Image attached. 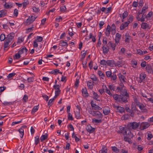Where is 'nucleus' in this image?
<instances>
[{"mask_svg":"<svg viewBox=\"0 0 153 153\" xmlns=\"http://www.w3.org/2000/svg\"><path fill=\"white\" fill-rule=\"evenodd\" d=\"M120 102L122 101L125 103L128 102L127 100L129 98V95L126 89H124L123 91L121 92V94L120 95Z\"/></svg>","mask_w":153,"mask_h":153,"instance_id":"1","label":"nucleus"},{"mask_svg":"<svg viewBox=\"0 0 153 153\" xmlns=\"http://www.w3.org/2000/svg\"><path fill=\"white\" fill-rule=\"evenodd\" d=\"M139 125V123L136 122H133L128 123L127 125V128L129 130H135L138 127Z\"/></svg>","mask_w":153,"mask_h":153,"instance_id":"2","label":"nucleus"},{"mask_svg":"<svg viewBox=\"0 0 153 153\" xmlns=\"http://www.w3.org/2000/svg\"><path fill=\"white\" fill-rule=\"evenodd\" d=\"M133 137V134L131 132H128L127 136L126 137H125L123 139V140L125 141L128 142L129 143H132L131 140L130 138Z\"/></svg>","mask_w":153,"mask_h":153,"instance_id":"3","label":"nucleus"},{"mask_svg":"<svg viewBox=\"0 0 153 153\" xmlns=\"http://www.w3.org/2000/svg\"><path fill=\"white\" fill-rule=\"evenodd\" d=\"M150 126V124L148 122H142L140 124V128L141 130H143L148 128Z\"/></svg>","mask_w":153,"mask_h":153,"instance_id":"4","label":"nucleus"},{"mask_svg":"<svg viewBox=\"0 0 153 153\" xmlns=\"http://www.w3.org/2000/svg\"><path fill=\"white\" fill-rule=\"evenodd\" d=\"M93 116L97 117L98 118H102V114L99 111H93L92 114Z\"/></svg>","mask_w":153,"mask_h":153,"instance_id":"5","label":"nucleus"},{"mask_svg":"<svg viewBox=\"0 0 153 153\" xmlns=\"http://www.w3.org/2000/svg\"><path fill=\"white\" fill-rule=\"evenodd\" d=\"M33 16H30L26 20V22L27 24H30L32 23L35 21L37 17H34L33 18Z\"/></svg>","mask_w":153,"mask_h":153,"instance_id":"6","label":"nucleus"},{"mask_svg":"<svg viewBox=\"0 0 153 153\" xmlns=\"http://www.w3.org/2000/svg\"><path fill=\"white\" fill-rule=\"evenodd\" d=\"M146 77V75L144 73H141L140 74L139 76L140 80L139 82L141 83L142 82H144L145 80V78Z\"/></svg>","mask_w":153,"mask_h":153,"instance_id":"7","label":"nucleus"},{"mask_svg":"<svg viewBox=\"0 0 153 153\" xmlns=\"http://www.w3.org/2000/svg\"><path fill=\"white\" fill-rule=\"evenodd\" d=\"M131 113L130 114V115L131 117H133L134 116V114L136 111H138V110H137L136 106L133 105H131Z\"/></svg>","mask_w":153,"mask_h":153,"instance_id":"8","label":"nucleus"},{"mask_svg":"<svg viewBox=\"0 0 153 153\" xmlns=\"http://www.w3.org/2000/svg\"><path fill=\"white\" fill-rule=\"evenodd\" d=\"M145 68L146 71L148 73H151L153 72V70L152 68V66L149 64L146 65Z\"/></svg>","mask_w":153,"mask_h":153,"instance_id":"9","label":"nucleus"},{"mask_svg":"<svg viewBox=\"0 0 153 153\" xmlns=\"http://www.w3.org/2000/svg\"><path fill=\"white\" fill-rule=\"evenodd\" d=\"M14 36L15 34L14 33H10L7 36L6 38V39L7 40H9L10 41V42H11V40Z\"/></svg>","mask_w":153,"mask_h":153,"instance_id":"10","label":"nucleus"},{"mask_svg":"<svg viewBox=\"0 0 153 153\" xmlns=\"http://www.w3.org/2000/svg\"><path fill=\"white\" fill-rule=\"evenodd\" d=\"M27 128V126H22L21 128H20V136L21 137H23L24 135V129H25Z\"/></svg>","mask_w":153,"mask_h":153,"instance_id":"11","label":"nucleus"},{"mask_svg":"<svg viewBox=\"0 0 153 153\" xmlns=\"http://www.w3.org/2000/svg\"><path fill=\"white\" fill-rule=\"evenodd\" d=\"M86 129L88 132L90 133H93L95 130V128L92 127L90 125H88L87 126Z\"/></svg>","mask_w":153,"mask_h":153,"instance_id":"12","label":"nucleus"},{"mask_svg":"<svg viewBox=\"0 0 153 153\" xmlns=\"http://www.w3.org/2000/svg\"><path fill=\"white\" fill-rule=\"evenodd\" d=\"M103 53H107L109 51V47L107 45H103L102 47Z\"/></svg>","mask_w":153,"mask_h":153,"instance_id":"13","label":"nucleus"},{"mask_svg":"<svg viewBox=\"0 0 153 153\" xmlns=\"http://www.w3.org/2000/svg\"><path fill=\"white\" fill-rule=\"evenodd\" d=\"M137 106L138 107L140 108L142 110L143 112H146L147 111L146 109V108L145 106L142 104L140 103H138L137 104Z\"/></svg>","mask_w":153,"mask_h":153,"instance_id":"14","label":"nucleus"},{"mask_svg":"<svg viewBox=\"0 0 153 153\" xmlns=\"http://www.w3.org/2000/svg\"><path fill=\"white\" fill-rule=\"evenodd\" d=\"M107 64L110 66L113 67L114 66V60H107Z\"/></svg>","mask_w":153,"mask_h":153,"instance_id":"15","label":"nucleus"},{"mask_svg":"<svg viewBox=\"0 0 153 153\" xmlns=\"http://www.w3.org/2000/svg\"><path fill=\"white\" fill-rule=\"evenodd\" d=\"M27 51V50L25 46H23L21 48L20 50V54H22L24 53H26ZM21 56L20 55V58Z\"/></svg>","mask_w":153,"mask_h":153,"instance_id":"16","label":"nucleus"},{"mask_svg":"<svg viewBox=\"0 0 153 153\" xmlns=\"http://www.w3.org/2000/svg\"><path fill=\"white\" fill-rule=\"evenodd\" d=\"M116 107L117 108V111L118 112L122 113L125 111V109L123 107L117 106H116Z\"/></svg>","mask_w":153,"mask_h":153,"instance_id":"17","label":"nucleus"},{"mask_svg":"<svg viewBox=\"0 0 153 153\" xmlns=\"http://www.w3.org/2000/svg\"><path fill=\"white\" fill-rule=\"evenodd\" d=\"M82 91L83 96L85 97H87L88 96L86 88L85 87L83 88L82 90Z\"/></svg>","mask_w":153,"mask_h":153,"instance_id":"18","label":"nucleus"},{"mask_svg":"<svg viewBox=\"0 0 153 153\" xmlns=\"http://www.w3.org/2000/svg\"><path fill=\"white\" fill-rule=\"evenodd\" d=\"M130 24V22L128 21H127L126 22H125V24H126V26H124V25H123V23L122 25H121L120 27V29L121 30H123L124 29V28L128 26L129 24Z\"/></svg>","mask_w":153,"mask_h":153,"instance_id":"19","label":"nucleus"},{"mask_svg":"<svg viewBox=\"0 0 153 153\" xmlns=\"http://www.w3.org/2000/svg\"><path fill=\"white\" fill-rule=\"evenodd\" d=\"M108 46L111 47L113 51H114L115 49V47L116 45L115 44H113L111 42L109 41L108 43Z\"/></svg>","mask_w":153,"mask_h":153,"instance_id":"20","label":"nucleus"},{"mask_svg":"<svg viewBox=\"0 0 153 153\" xmlns=\"http://www.w3.org/2000/svg\"><path fill=\"white\" fill-rule=\"evenodd\" d=\"M111 27L110 26L108 25L107 27L106 32V35L108 36H109L110 33L111 32Z\"/></svg>","mask_w":153,"mask_h":153,"instance_id":"21","label":"nucleus"},{"mask_svg":"<svg viewBox=\"0 0 153 153\" xmlns=\"http://www.w3.org/2000/svg\"><path fill=\"white\" fill-rule=\"evenodd\" d=\"M149 25L146 23L142 22L141 24V27L143 29H145L146 28H149Z\"/></svg>","mask_w":153,"mask_h":153,"instance_id":"22","label":"nucleus"},{"mask_svg":"<svg viewBox=\"0 0 153 153\" xmlns=\"http://www.w3.org/2000/svg\"><path fill=\"white\" fill-rule=\"evenodd\" d=\"M112 96L114 100L118 101L120 102V95L117 94H113Z\"/></svg>","mask_w":153,"mask_h":153,"instance_id":"23","label":"nucleus"},{"mask_svg":"<svg viewBox=\"0 0 153 153\" xmlns=\"http://www.w3.org/2000/svg\"><path fill=\"white\" fill-rule=\"evenodd\" d=\"M93 83L94 82H92L91 80L89 81L88 82L87 86L88 88L91 89L93 88Z\"/></svg>","mask_w":153,"mask_h":153,"instance_id":"24","label":"nucleus"},{"mask_svg":"<svg viewBox=\"0 0 153 153\" xmlns=\"http://www.w3.org/2000/svg\"><path fill=\"white\" fill-rule=\"evenodd\" d=\"M48 136V135L47 134H43L40 138V140L41 142L47 139Z\"/></svg>","mask_w":153,"mask_h":153,"instance_id":"25","label":"nucleus"},{"mask_svg":"<svg viewBox=\"0 0 153 153\" xmlns=\"http://www.w3.org/2000/svg\"><path fill=\"white\" fill-rule=\"evenodd\" d=\"M118 77L120 79V80L121 81L122 80L123 82H125L126 81H125V79H126L125 77L122 75L121 74H118Z\"/></svg>","mask_w":153,"mask_h":153,"instance_id":"26","label":"nucleus"},{"mask_svg":"<svg viewBox=\"0 0 153 153\" xmlns=\"http://www.w3.org/2000/svg\"><path fill=\"white\" fill-rule=\"evenodd\" d=\"M0 18L3 17L6 14V11L5 10H2L0 11Z\"/></svg>","mask_w":153,"mask_h":153,"instance_id":"27","label":"nucleus"},{"mask_svg":"<svg viewBox=\"0 0 153 153\" xmlns=\"http://www.w3.org/2000/svg\"><path fill=\"white\" fill-rule=\"evenodd\" d=\"M102 122V121L101 119L98 120L94 119H92V123H95L96 124H97L98 123H100Z\"/></svg>","mask_w":153,"mask_h":153,"instance_id":"28","label":"nucleus"},{"mask_svg":"<svg viewBox=\"0 0 153 153\" xmlns=\"http://www.w3.org/2000/svg\"><path fill=\"white\" fill-rule=\"evenodd\" d=\"M59 45L60 46H64L68 45V43L63 40H61L60 42Z\"/></svg>","mask_w":153,"mask_h":153,"instance_id":"29","label":"nucleus"},{"mask_svg":"<svg viewBox=\"0 0 153 153\" xmlns=\"http://www.w3.org/2000/svg\"><path fill=\"white\" fill-rule=\"evenodd\" d=\"M10 42H10L8 40H7L6 39L5 42L4 44V48H7L9 46V43Z\"/></svg>","mask_w":153,"mask_h":153,"instance_id":"30","label":"nucleus"},{"mask_svg":"<svg viewBox=\"0 0 153 153\" xmlns=\"http://www.w3.org/2000/svg\"><path fill=\"white\" fill-rule=\"evenodd\" d=\"M92 93L94 96L93 97L94 99L98 101V100H97V98L99 97V96L94 91H92Z\"/></svg>","mask_w":153,"mask_h":153,"instance_id":"31","label":"nucleus"},{"mask_svg":"<svg viewBox=\"0 0 153 153\" xmlns=\"http://www.w3.org/2000/svg\"><path fill=\"white\" fill-rule=\"evenodd\" d=\"M35 144L36 146L39 142V138L38 136H36L35 137Z\"/></svg>","mask_w":153,"mask_h":153,"instance_id":"32","label":"nucleus"},{"mask_svg":"<svg viewBox=\"0 0 153 153\" xmlns=\"http://www.w3.org/2000/svg\"><path fill=\"white\" fill-rule=\"evenodd\" d=\"M111 149L114 152L116 153H118L119 151V149L115 146L112 147Z\"/></svg>","mask_w":153,"mask_h":153,"instance_id":"33","label":"nucleus"},{"mask_svg":"<svg viewBox=\"0 0 153 153\" xmlns=\"http://www.w3.org/2000/svg\"><path fill=\"white\" fill-rule=\"evenodd\" d=\"M153 137V135L151 132H149L148 133L147 139L148 140H150Z\"/></svg>","mask_w":153,"mask_h":153,"instance_id":"34","label":"nucleus"},{"mask_svg":"<svg viewBox=\"0 0 153 153\" xmlns=\"http://www.w3.org/2000/svg\"><path fill=\"white\" fill-rule=\"evenodd\" d=\"M19 59V51L13 57V59L16 60Z\"/></svg>","mask_w":153,"mask_h":153,"instance_id":"35","label":"nucleus"},{"mask_svg":"<svg viewBox=\"0 0 153 153\" xmlns=\"http://www.w3.org/2000/svg\"><path fill=\"white\" fill-rule=\"evenodd\" d=\"M128 14V13L127 11H125L123 14V15L122 16V18L123 19H124L126 17Z\"/></svg>","mask_w":153,"mask_h":153,"instance_id":"36","label":"nucleus"},{"mask_svg":"<svg viewBox=\"0 0 153 153\" xmlns=\"http://www.w3.org/2000/svg\"><path fill=\"white\" fill-rule=\"evenodd\" d=\"M38 106H34L32 111V113H35L38 110Z\"/></svg>","mask_w":153,"mask_h":153,"instance_id":"37","label":"nucleus"},{"mask_svg":"<svg viewBox=\"0 0 153 153\" xmlns=\"http://www.w3.org/2000/svg\"><path fill=\"white\" fill-rule=\"evenodd\" d=\"M6 38L5 37V35L4 34H1L0 36V39L1 41H4Z\"/></svg>","mask_w":153,"mask_h":153,"instance_id":"38","label":"nucleus"},{"mask_svg":"<svg viewBox=\"0 0 153 153\" xmlns=\"http://www.w3.org/2000/svg\"><path fill=\"white\" fill-rule=\"evenodd\" d=\"M43 38L42 37L40 36H37L36 39L35 40L36 42H41L42 41Z\"/></svg>","mask_w":153,"mask_h":153,"instance_id":"39","label":"nucleus"},{"mask_svg":"<svg viewBox=\"0 0 153 153\" xmlns=\"http://www.w3.org/2000/svg\"><path fill=\"white\" fill-rule=\"evenodd\" d=\"M19 124V121L16 122H13L11 124V125L12 126H14L15 127H17V125Z\"/></svg>","mask_w":153,"mask_h":153,"instance_id":"40","label":"nucleus"},{"mask_svg":"<svg viewBox=\"0 0 153 153\" xmlns=\"http://www.w3.org/2000/svg\"><path fill=\"white\" fill-rule=\"evenodd\" d=\"M68 120H73V118L72 117L71 114L69 113H68Z\"/></svg>","mask_w":153,"mask_h":153,"instance_id":"41","label":"nucleus"},{"mask_svg":"<svg viewBox=\"0 0 153 153\" xmlns=\"http://www.w3.org/2000/svg\"><path fill=\"white\" fill-rule=\"evenodd\" d=\"M128 131V132H130V130L128 129V128H126V129H125L124 130V131L123 133V135H126L127 136L128 134L127 133V132Z\"/></svg>","mask_w":153,"mask_h":153,"instance_id":"42","label":"nucleus"},{"mask_svg":"<svg viewBox=\"0 0 153 153\" xmlns=\"http://www.w3.org/2000/svg\"><path fill=\"white\" fill-rule=\"evenodd\" d=\"M66 8L65 6L64 5H62L60 7V10L62 12H64Z\"/></svg>","mask_w":153,"mask_h":153,"instance_id":"43","label":"nucleus"},{"mask_svg":"<svg viewBox=\"0 0 153 153\" xmlns=\"http://www.w3.org/2000/svg\"><path fill=\"white\" fill-rule=\"evenodd\" d=\"M59 70L57 69H56L52 71L51 72L52 74H57L58 73H59Z\"/></svg>","mask_w":153,"mask_h":153,"instance_id":"44","label":"nucleus"},{"mask_svg":"<svg viewBox=\"0 0 153 153\" xmlns=\"http://www.w3.org/2000/svg\"><path fill=\"white\" fill-rule=\"evenodd\" d=\"M122 62L120 61H117L116 63H115L114 66H118L119 67H121V64Z\"/></svg>","mask_w":153,"mask_h":153,"instance_id":"45","label":"nucleus"},{"mask_svg":"<svg viewBox=\"0 0 153 153\" xmlns=\"http://www.w3.org/2000/svg\"><path fill=\"white\" fill-rule=\"evenodd\" d=\"M100 63L101 65H105L107 64V61H106L105 60L103 59L100 61Z\"/></svg>","mask_w":153,"mask_h":153,"instance_id":"46","label":"nucleus"},{"mask_svg":"<svg viewBox=\"0 0 153 153\" xmlns=\"http://www.w3.org/2000/svg\"><path fill=\"white\" fill-rule=\"evenodd\" d=\"M91 79L93 81H96L97 80V79L95 75L94 74H92L91 76Z\"/></svg>","mask_w":153,"mask_h":153,"instance_id":"47","label":"nucleus"},{"mask_svg":"<svg viewBox=\"0 0 153 153\" xmlns=\"http://www.w3.org/2000/svg\"><path fill=\"white\" fill-rule=\"evenodd\" d=\"M132 65H134L135 66H133V67L134 68H136V65L137 64V61L135 60H134L133 61H132Z\"/></svg>","mask_w":153,"mask_h":153,"instance_id":"48","label":"nucleus"},{"mask_svg":"<svg viewBox=\"0 0 153 153\" xmlns=\"http://www.w3.org/2000/svg\"><path fill=\"white\" fill-rule=\"evenodd\" d=\"M34 76H32V77H29L27 79V80L28 82H33L34 80Z\"/></svg>","mask_w":153,"mask_h":153,"instance_id":"49","label":"nucleus"},{"mask_svg":"<svg viewBox=\"0 0 153 153\" xmlns=\"http://www.w3.org/2000/svg\"><path fill=\"white\" fill-rule=\"evenodd\" d=\"M15 74H16L15 73H10L7 76V77L8 78H12L14 76H15Z\"/></svg>","mask_w":153,"mask_h":153,"instance_id":"50","label":"nucleus"},{"mask_svg":"<svg viewBox=\"0 0 153 153\" xmlns=\"http://www.w3.org/2000/svg\"><path fill=\"white\" fill-rule=\"evenodd\" d=\"M98 74L100 76H101V77L102 78H103V77H105V75L103 74L100 71H98Z\"/></svg>","mask_w":153,"mask_h":153,"instance_id":"51","label":"nucleus"},{"mask_svg":"<svg viewBox=\"0 0 153 153\" xmlns=\"http://www.w3.org/2000/svg\"><path fill=\"white\" fill-rule=\"evenodd\" d=\"M110 111L106 109H105L103 110V113L105 115H107L109 113Z\"/></svg>","mask_w":153,"mask_h":153,"instance_id":"52","label":"nucleus"},{"mask_svg":"<svg viewBox=\"0 0 153 153\" xmlns=\"http://www.w3.org/2000/svg\"><path fill=\"white\" fill-rule=\"evenodd\" d=\"M153 13L152 11L149 12L148 14H147L146 16L145 15H144L145 16V18H150V17L152 15Z\"/></svg>","mask_w":153,"mask_h":153,"instance_id":"53","label":"nucleus"},{"mask_svg":"<svg viewBox=\"0 0 153 153\" xmlns=\"http://www.w3.org/2000/svg\"><path fill=\"white\" fill-rule=\"evenodd\" d=\"M112 73L110 71H107L106 72V74L107 77H111L112 75Z\"/></svg>","mask_w":153,"mask_h":153,"instance_id":"54","label":"nucleus"},{"mask_svg":"<svg viewBox=\"0 0 153 153\" xmlns=\"http://www.w3.org/2000/svg\"><path fill=\"white\" fill-rule=\"evenodd\" d=\"M54 99H51L49 100L48 102V105H49V107L52 105V102L53 101Z\"/></svg>","mask_w":153,"mask_h":153,"instance_id":"55","label":"nucleus"},{"mask_svg":"<svg viewBox=\"0 0 153 153\" xmlns=\"http://www.w3.org/2000/svg\"><path fill=\"white\" fill-rule=\"evenodd\" d=\"M54 88L56 90H60V86L59 85H54L53 86Z\"/></svg>","mask_w":153,"mask_h":153,"instance_id":"56","label":"nucleus"},{"mask_svg":"<svg viewBox=\"0 0 153 153\" xmlns=\"http://www.w3.org/2000/svg\"><path fill=\"white\" fill-rule=\"evenodd\" d=\"M74 133L73 132L72 134V138H74L75 139V141L76 142H77L79 140V139L76 136H75L74 137Z\"/></svg>","mask_w":153,"mask_h":153,"instance_id":"57","label":"nucleus"},{"mask_svg":"<svg viewBox=\"0 0 153 153\" xmlns=\"http://www.w3.org/2000/svg\"><path fill=\"white\" fill-rule=\"evenodd\" d=\"M66 147H65L64 146L63 147L64 149H66L68 150L70 148V144L69 143H68L67 142H66Z\"/></svg>","mask_w":153,"mask_h":153,"instance_id":"58","label":"nucleus"},{"mask_svg":"<svg viewBox=\"0 0 153 153\" xmlns=\"http://www.w3.org/2000/svg\"><path fill=\"white\" fill-rule=\"evenodd\" d=\"M79 80L78 79H76L75 82L74 84V86L76 87H78L79 84Z\"/></svg>","mask_w":153,"mask_h":153,"instance_id":"59","label":"nucleus"},{"mask_svg":"<svg viewBox=\"0 0 153 153\" xmlns=\"http://www.w3.org/2000/svg\"><path fill=\"white\" fill-rule=\"evenodd\" d=\"M111 79L113 80H115L117 78V76L116 75V74L114 73H113L112 75L111 76Z\"/></svg>","mask_w":153,"mask_h":153,"instance_id":"60","label":"nucleus"},{"mask_svg":"<svg viewBox=\"0 0 153 153\" xmlns=\"http://www.w3.org/2000/svg\"><path fill=\"white\" fill-rule=\"evenodd\" d=\"M106 88V93L108 94L110 96H112V94L111 93L109 90L107 89L106 86H105Z\"/></svg>","mask_w":153,"mask_h":153,"instance_id":"61","label":"nucleus"},{"mask_svg":"<svg viewBox=\"0 0 153 153\" xmlns=\"http://www.w3.org/2000/svg\"><path fill=\"white\" fill-rule=\"evenodd\" d=\"M76 118L77 119H79L80 118V116L79 114V111L76 112Z\"/></svg>","mask_w":153,"mask_h":153,"instance_id":"62","label":"nucleus"},{"mask_svg":"<svg viewBox=\"0 0 153 153\" xmlns=\"http://www.w3.org/2000/svg\"><path fill=\"white\" fill-rule=\"evenodd\" d=\"M56 20L57 22H59L62 21V18L61 16H60L59 17V18H56Z\"/></svg>","mask_w":153,"mask_h":153,"instance_id":"63","label":"nucleus"},{"mask_svg":"<svg viewBox=\"0 0 153 153\" xmlns=\"http://www.w3.org/2000/svg\"><path fill=\"white\" fill-rule=\"evenodd\" d=\"M146 62L145 61L143 62L140 64L141 66L142 67L144 68L146 66Z\"/></svg>","mask_w":153,"mask_h":153,"instance_id":"64","label":"nucleus"}]
</instances>
